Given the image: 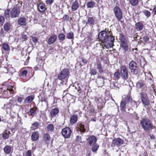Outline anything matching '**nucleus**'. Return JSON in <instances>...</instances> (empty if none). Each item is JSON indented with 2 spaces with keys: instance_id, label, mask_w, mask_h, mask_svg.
Masks as SVG:
<instances>
[{
  "instance_id": "obj_51",
  "label": "nucleus",
  "mask_w": 156,
  "mask_h": 156,
  "mask_svg": "<svg viewBox=\"0 0 156 156\" xmlns=\"http://www.w3.org/2000/svg\"><path fill=\"white\" fill-rule=\"evenodd\" d=\"M149 37L148 36L146 35L145 36H144L143 37V40L145 42H147L149 40Z\"/></svg>"
},
{
  "instance_id": "obj_29",
  "label": "nucleus",
  "mask_w": 156,
  "mask_h": 156,
  "mask_svg": "<svg viewBox=\"0 0 156 156\" xmlns=\"http://www.w3.org/2000/svg\"><path fill=\"white\" fill-rule=\"evenodd\" d=\"M78 129L81 132L84 133L86 131L84 125L81 123L78 126Z\"/></svg>"
},
{
  "instance_id": "obj_17",
  "label": "nucleus",
  "mask_w": 156,
  "mask_h": 156,
  "mask_svg": "<svg viewBox=\"0 0 156 156\" xmlns=\"http://www.w3.org/2000/svg\"><path fill=\"white\" fill-rule=\"evenodd\" d=\"M37 9L41 13L44 12L45 10V5L42 2L40 3L37 6Z\"/></svg>"
},
{
  "instance_id": "obj_62",
  "label": "nucleus",
  "mask_w": 156,
  "mask_h": 156,
  "mask_svg": "<svg viewBox=\"0 0 156 156\" xmlns=\"http://www.w3.org/2000/svg\"><path fill=\"white\" fill-rule=\"evenodd\" d=\"M82 22L83 24H85V25H88L87 21L86 20H83Z\"/></svg>"
},
{
  "instance_id": "obj_43",
  "label": "nucleus",
  "mask_w": 156,
  "mask_h": 156,
  "mask_svg": "<svg viewBox=\"0 0 156 156\" xmlns=\"http://www.w3.org/2000/svg\"><path fill=\"white\" fill-rule=\"evenodd\" d=\"M10 27V25L9 23H6L5 24L4 26V30L5 31H8Z\"/></svg>"
},
{
  "instance_id": "obj_26",
  "label": "nucleus",
  "mask_w": 156,
  "mask_h": 156,
  "mask_svg": "<svg viewBox=\"0 0 156 156\" xmlns=\"http://www.w3.org/2000/svg\"><path fill=\"white\" fill-rule=\"evenodd\" d=\"M5 153L6 154H9L11 151V146L7 145L5 146L4 149Z\"/></svg>"
},
{
  "instance_id": "obj_57",
  "label": "nucleus",
  "mask_w": 156,
  "mask_h": 156,
  "mask_svg": "<svg viewBox=\"0 0 156 156\" xmlns=\"http://www.w3.org/2000/svg\"><path fill=\"white\" fill-rule=\"evenodd\" d=\"M21 38L23 41H24L27 39V36L25 35H22Z\"/></svg>"
},
{
  "instance_id": "obj_5",
  "label": "nucleus",
  "mask_w": 156,
  "mask_h": 156,
  "mask_svg": "<svg viewBox=\"0 0 156 156\" xmlns=\"http://www.w3.org/2000/svg\"><path fill=\"white\" fill-rule=\"evenodd\" d=\"M150 94V92L147 93L146 92H141L140 95L141 100L143 104L144 105L148 106L150 103L148 97V95Z\"/></svg>"
},
{
  "instance_id": "obj_10",
  "label": "nucleus",
  "mask_w": 156,
  "mask_h": 156,
  "mask_svg": "<svg viewBox=\"0 0 156 156\" xmlns=\"http://www.w3.org/2000/svg\"><path fill=\"white\" fill-rule=\"evenodd\" d=\"M120 69L122 77L124 80H126L128 78V73L127 68L125 66L122 65L121 66Z\"/></svg>"
},
{
  "instance_id": "obj_61",
  "label": "nucleus",
  "mask_w": 156,
  "mask_h": 156,
  "mask_svg": "<svg viewBox=\"0 0 156 156\" xmlns=\"http://www.w3.org/2000/svg\"><path fill=\"white\" fill-rule=\"evenodd\" d=\"M150 136L151 139H154L155 138L153 134L150 135Z\"/></svg>"
},
{
  "instance_id": "obj_7",
  "label": "nucleus",
  "mask_w": 156,
  "mask_h": 156,
  "mask_svg": "<svg viewBox=\"0 0 156 156\" xmlns=\"http://www.w3.org/2000/svg\"><path fill=\"white\" fill-rule=\"evenodd\" d=\"M20 12V6L16 5L10 11L11 18H15L18 17Z\"/></svg>"
},
{
  "instance_id": "obj_15",
  "label": "nucleus",
  "mask_w": 156,
  "mask_h": 156,
  "mask_svg": "<svg viewBox=\"0 0 156 156\" xmlns=\"http://www.w3.org/2000/svg\"><path fill=\"white\" fill-rule=\"evenodd\" d=\"M105 79V77L103 76L98 77L96 82L98 87H101L104 85Z\"/></svg>"
},
{
  "instance_id": "obj_49",
  "label": "nucleus",
  "mask_w": 156,
  "mask_h": 156,
  "mask_svg": "<svg viewBox=\"0 0 156 156\" xmlns=\"http://www.w3.org/2000/svg\"><path fill=\"white\" fill-rule=\"evenodd\" d=\"M27 73V72L26 70H23L21 73V76H26V74Z\"/></svg>"
},
{
  "instance_id": "obj_40",
  "label": "nucleus",
  "mask_w": 156,
  "mask_h": 156,
  "mask_svg": "<svg viewBox=\"0 0 156 156\" xmlns=\"http://www.w3.org/2000/svg\"><path fill=\"white\" fill-rule=\"evenodd\" d=\"M36 109V108H31L30 111V115L33 116L35 114Z\"/></svg>"
},
{
  "instance_id": "obj_37",
  "label": "nucleus",
  "mask_w": 156,
  "mask_h": 156,
  "mask_svg": "<svg viewBox=\"0 0 156 156\" xmlns=\"http://www.w3.org/2000/svg\"><path fill=\"white\" fill-rule=\"evenodd\" d=\"M138 0H130L129 3L131 5L133 6L136 5L138 3Z\"/></svg>"
},
{
  "instance_id": "obj_12",
  "label": "nucleus",
  "mask_w": 156,
  "mask_h": 156,
  "mask_svg": "<svg viewBox=\"0 0 156 156\" xmlns=\"http://www.w3.org/2000/svg\"><path fill=\"white\" fill-rule=\"evenodd\" d=\"M123 141L120 138H116L112 140L111 146L113 147L116 146L119 147L123 144Z\"/></svg>"
},
{
  "instance_id": "obj_48",
  "label": "nucleus",
  "mask_w": 156,
  "mask_h": 156,
  "mask_svg": "<svg viewBox=\"0 0 156 156\" xmlns=\"http://www.w3.org/2000/svg\"><path fill=\"white\" fill-rule=\"evenodd\" d=\"M5 21V19L3 16L0 15V24H2Z\"/></svg>"
},
{
  "instance_id": "obj_6",
  "label": "nucleus",
  "mask_w": 156,
  "mask_h": 156,
  "mask_svg": "<svg viewBox=\"0 0 156 156\" xmlns=\"http://www.w3.org/2000/svg\"><path fill=\"white\" fill-rule=\"evenodd\" d=\"M82 86H78V87L74 85L70 86L69 87V90L72 93H76L78 92L79 93V95H81V94H82L83 92V90L82 89L81 87Z\"/></svg>"
},
{
  "instance_id": "obj_30",
  "label": "nucleus",
  "mask_w": 156,
  "mask_h": 156,
  "mask_svg": "<svg viewBox=\"0 0 156 156\" xmlns=\"http://www.w3.org/2000/svg\"><path fill=\"white\" fill-rule=\"evenodd\" d=\"M77 120V116L76 115H72L70 118V121L71 123L74 124L76 123Z\"/></svg>"
},
{
  "instance_id": "obj_11",
  "label": "nucleus",
  "mask_w": 156,
  "mask_h": 156,
  "mask_svg": "<svg viewBox=\"0 0 156 156\" xmlns=\"http://www.w3.org/2000/svg\"><path fill=\"white\" fill-rule=\"evenodd\" d=\"M72 132L71 129L68 127L64 128L62 131V134L65 138H68L70 137Z\"/></svg>"
},
{
  "instance_id": "obj_21",
  "label": "nucleus",
  "mask_w": 156,
  "mask_h": 156,
  "mask_svg": "<svg viewBox=\"0 0 156 156\" xmlns=\"http://www.w3.org/2000/svg\"><path fill=\"white\" fill-rule=\"evenodd\" d=\"M79 7V5L77 0H75L72 4V10L73 11L76 10Z\"/></svg>"
},
{
  "instance_id": "obj_54",
  "label": "nucleus",
  "mask_w": 156,
  "mask_h": 156,
  "mask_svg": "<svg viewBox=\"0 0 156 156\" xmlns=\"http://www.w3.org/2000/svg\"><path fill=\"white\" fill-rule=\"evenodd\" d=\"M53 1V0H46V2L47 4L50 5L52 3Z\"/></svg>"
},
{
  "instance_id": "obj_22",
  "label": "nucleus",
  "mask_w": 156,
  "mask_h": 156,
  "mask_svg": "<svg viewBox=\"0 0 156 156\" xmlns=\"http://www.w3.org/2000/svg\"><path fill=\"white\" fill-rule=\"evenodd\" d=\"M26 19L25 17L20 18L18 20V23L21 26H26Z\"/></svg>"
},
{
  "instance_id": "obj_9",
  "label": "nucleus",
  "mask_w": 156,
  "mask_h": 156,
  "mask_svg": "<svg viewBox=\"0 0 156 156\" xmlns=\"http://www.w3.org/2000/svg\"><path fill=\"white\" fill-rule=\"evenodd\" d=\"M114 14L119 21H120L122 18V12L119 7L116 6L114 9Z\"/></svg>"
},
{
  "instance_id": "obj_46",
  "label": "nucleus",
  "mask_w": 156,
  "mask_h": 156,
  "mask_svg": "<svg viewBox=\"0 0 156 156\" xmlns=\"http://www.w3.org/2000/svg\"><path fill=\"white\" fill-rule=\"evenodd\" d=\"M43 139L46 141H48L50 139V136L48 133L45 134L43 136Z\"/></svg>"
},
{
  "instance_id": "obj_34",
  "label": "nucleus",
  "mask_w": 156,
  "mask_h": 156,
  "mask_svg": "<svg viewBox=\"0 0 156 156\" xmlns=\"http://www.w3.org/2000/svg\"><path fill=\"white\" fill-rule=\"evenodd\" d=\"M47 129L48 131L52 132L54 130V126L52 124H49L48 125Z\"/></svg>"
},
{
  "instance_id": "obj_53",
  "label": "nucleus",
  "mask_w": 156,
  "mask_h": 156,
  "mask_svg": "<svg viewBox=\"0 0 156 156\" xmlns=\"http://www.w3.org/2000/svg\"><path fill=\"white\" fill-rule=\"evenodd\" d=\"M76 141L79 142L80 143L82 142L81 137L79 135L77 136H76Z\"/></svg>"
},
{
  "instance_id": "obj_3",
  "label": "nucleus",
  "mask_w": 156,
  "mask_h": 156,
  "mask_svg": "<svg viewBox=\"0 0 156 156\" xmlns=\"http://www.w3.org/2000/svg\"><path fill=\"white\" fill-rule=\"evenodd\" d=\"M140 124L141 127L144 130L148 131L153 128V125L149 119L144 118L140 120Z\"/></svg>"
},
{
  "instance_id": "obj_4",
  "label": "nucleus",
  "mask_w": 156,
  "mask_h": 156,
  "mask_svg": "<svg viewBox=\"0 0 156 156\" xmlns=\"http://www.w3.org/2000/svg\"><path fill=\"white\" fill-rule=\"evenodd\" d=\"M136 87L138 89H140L142 92H146L147 93L150 92V94L152 93L153 90L146 87L143 81H140L137 82L136 83Z\"/></svg>"
},
{
  "instance_id": "obj_50",
  "label": "nucleus",
  "mask_w": 156,
  "mask_h": 156,
  "mask_svg": "<svg viewBox=\"0 0 156 156\" xmlns=\"http://www.w3.org/2000/svg\"><path fill=\"white\" fill-rule=\"evenodd\" d=\"M152 13V16H154L155 15H156V7H154L153 9Z\"/></svg>"
},
{
  "instance_id": "obj_19",
  "label": "nucleus",
  "mask_w": 156,
  "mask_h": 156,
  "mask_svg": "<svg viewBox=\"0 0 156 156\" xmlns=\"http://www.w3.org/2000/svg\"><path fill=\"white\" fill-rule=\"evenodd\" d=\"M57 37L55 34L51 35L49 38L48 43L50 45L53 44L56 41Z\"/></svg>"
},
{
  "instance_id": "obj_56",
  "label": "nucleus",
  "mask_w": 156,
  "mask_h": 156,
  "mask_svg": "<svg viewBox=\"0 0 156 156\" xmlns=\"http://www.w3.org/2000/svg\"><path fill=\"white\" fill-rule=\"evenodd\" d=\"M27 156H31V151L30 150H28L26 153Z\"/></svg>"
},
{
  "instance_id": "obj_41",
  "label": "nucleus",
  "mask_w": 156,
  "mask_h": 156,
  "mask_svg": "<svg viewBox=\"0 0 156 156\" xmlns=\"http://www.w3.org/2000/svg\"><path fill=\"white\" fill-rule=\"evenodd\" d=\"M66 37L69 39H72L74 37V34L72 32H70L67 34Z\"/></svg>"
},
{
  "instance_id": "obj_45",
  "label": "nucleus",
  "mask_w": 156,
  "mask_h": 156,
  "mask_svg": "<svg viewBox=\"0 0 156 156\" xmlns=\"http://www.w3.org/2000/svg\"><path fill=\"white\" fill-rule=\"evenodd\" d=\"M97 67L98 69L99 72L101 73H102L103 72V70L102 66L101 64L100 63L98 64L97 65Z\"/></svg>"
},
{
  "instance_id": "obj_36",
  "label": "nucleus",
  "mask_w": 156,
  "mask_h": 156,
  "mask_svg": "<svg viewBox=\"0 0 156 156\" xmlns=\"http://www.w3.org/2000/svg\"><path fill=\"white\" fill-rule=\"evenodd\" d=\"M58 38L60 41V42H62L65 40V36L64 34L60 33L58 35Z\"/></svg>"
},
{
  "instance_id": "obj_52",
  "label": "nucleus",
  "mask_w": 156,
  "mask_h": 156,
  "mask_svg": "<svg viewBox=\"0 0 156 156\" xmlns=\"http://www.w3.org/2000/svg\"><path fill=\"white\" fill-rule=\"evenodd\" d=\"M123 51H124V52H126L128 50V45L126 46H124V47H121Z\"/></svg>"
},
{
  "instance_id": "obj_16",
  "label": "nucleus",
  "mask_w": 156,
  "mask_h": 156,
  "mask_svg": "<svg viewBox=\"0 0 156 156\" xmlns=\"http://www.w3.org/2000/svg\"><path fill=\"white\" fill-rule=\"evenodd\" d=\"M59 111V109L58 108L52 109L50 112L49 117L51 119L55 117L58 115Z\"/></svg>"
},
{
  "instance_id": "obj_25",
  "label": "nucleus",
  "mask_w": 156,
  "mask_h": 156,
  "mask_svg": "<svg viewBox=\"0 0 156 156\" xmlns=\"http://www.w3.org/2000/svg\"><path fill=\"white\" fill-rule=\"evenodd\" d=\"M31 139L33 141L37 140L39 137V134L37 132H34L31 135Z\"/></svg>"
},
{
  "instance_id": "obj_39",
  "label": "nucleus",
  "mask_w": 156,
  "mask_h": 156,
  "mask_svg": "<svg viewBox=\"0 0 156 156\" xmlns=\"http://www.w3.org/2000/svg\"><path fill=\"white\" fill-rule=\"evenodd\" d=\"M99 147V146L97 144H93L92 148V150L93 152H96Z\"/></svg>"
},
{
  "instance_id": "obj_24",
  "label": "nucleus",
  "mask_w": 156,
  "mask_h": 156,
  "mask_svg": "<svg viewBox=\"0 0 156 156\" xmlns=\"http://www.w3.org/2000/svg\"><path fill=\"white\" fill-rule=\"evenodd\" d=\"M2 48L8 54L10 51V47L9 45L6 43H4L2 44Z\"/></svg>"
},
{
  "instance_id": "obj_44",
  "label": "nucleus",
  "mask_w": 156,
  "mask_h": 156,
  "mask_svg": "<svg viewBox=\"0 0 156 156\" xmlns=\"http://www.w3.org/2000/svg\"><path fill=\"white\" fill-rule=\"evenodd\" d=\"M120 77V74L119 72H115L114 74V77L116 80H118Z\"/></svg>"
},
{
  "instance_id": "obj_23",
  "label": "nucleus",
  "mask_w": 156,
  "mask_h": 156,
  "mask_svg": "<svg viewBox=\"0 0 156 156\" xmlns=\"http://www.w3.org/2000/svg\"><path fill=\"white\" fill-rule=\"evenodd\" d=\"M94 20L92 17H89L88 18L87 23L88 25L90 26H93L94 24Z\"/></svg>"
},
{
  "instance_id": "obj_2",
  "label": "nucleus",
  "mask_w": 156,
  "mask_h": 156,
  "mask_svg": "<svg viewBox=\"0 0 156 156\" xmlns=\"http://www.w3.org/2000/svg\"><path fill=\"white\" fill-rule=\"evenodd\" d=\"M122 100L120 104V109L122 111H125L126 105L128 104L130 101H131V103L135 104V105H133L134 107H137L136 102L132 100V98L129 95H124L122 96Z\"/></svg>"
},
{
  "instance_id": "obj_58",
  "label": "nucleus",
  "mask_w": 156,
  "mask_h": 156,
  "mask_svg": "<svg viewBox=\"0 0 156 156\" xmlns=\"http://www.w3.org/2000/svg\"><path fill=\"white\" fill-rule=\"evenodd\" d=\"M32 40L34 43L37 42V38L35 37H33L32 38Z\"/></svg>"
},
{
  "instance_id": "obj_38",
  "label": "nucleus",
  "mask_w": 156,
  "mask_h": 156,
  "mask_svg": "<svg viewBox=\"0 0 156 156\" xmlns=\"http://www.w3.org/2000/svg\"><path fill=\"white\" fill-rule=\"evenodd\" d=\"M15 89V87L13 86L9 85L8 86L7 90L9 91V93L10 94L11 92L14 91Z\"/></svg>"
},
{
  "instance_id": "obj_64",
  "label": "nucleus",
  "mask_w": 156,
  "mask_h": 156,
  "mask_svg": "<svg viewBox=\"0 0 156 156\" xmlns=\"http://www.w3.org/2000/svg\"><path fill=\"white\" fill-rule=\"evenodd\" d=\"M34 69H35V70H38V67L37 66H36L34 67Z\"/></svg>"
},
{
  "instance_id": "obj_33",
  "label": "nucleus",
  "mask_w": 156,
  "mask_h": 156,
  "mask_svg": "<svg viewBox=\"0 0 156 156\" xmlns=\"http://www.w3.org/2000/svg\"><path fill=\"white\" fill-rule=\"evenodd\" d=\"M119 40H120V43L127 41L125 36L121 34H120L119 36Z\"/></svg>"
},
{
  "instance_id": "obj_59",
  "label": "nucleus",
  "mask_w": 156,
  "mask_h": 156,
  "mask_svg": "<svg viewBox=\"0 0 156 156\" xmlns=\"http://www.w3.org/2000/svg\"><path fill=\"white\" fill-rule=\"evenodd\" d=\"M23 100V98L22 97H20L18 98V101L19 102H21Z\"/></svg>"
},
{
  "instance_id": "obj_32",
  "label": "nucleus",
  "mask_w": 156,
  "mask_h": 156,
  "mask_svg": "<svg viewBox=\"0 0 156 156\" xmlns=\"http://www.w3.org/2000/svg\"><path fill=\"white\" fill-rule=\"evenodd\" d=\"M95 4V3L94 1H90L87 2V5L88 8H93Z\"/></svg>"
},
{
  "instance_id": "obj_31",
  "label": "nucleus",
  "mask_w": 156,
  "mask_h": 156,
  "mask_svg": "<svg viewBox=\"0 0 156 156\" xmlns=\"http://www.w3.org/2000/svg\"><path fill=\"white\" fill-rule=\"evenodd\" d=\"M10 133V132L6 130L4 131L2 134H1L2 136L4 139H6L8 138L9 137V134Z\"/></svg>"
},
{
  "instance_id": "obj_55",
  "label": "nucleus",
  "mask_w": 156,
  "mask_h": 156,
  "mask_svg": "<svg viewBox=\"0 0 156 156\" xmlns=\"http://www.w3.org/2000/svg\"><path fill=\"white\" fill-rule=\"evenodd\" d=\"M121 44H120V46L121 47H124V46H127L128 45V43H127V42H123V43H121Z\"/></svg>"
},
{
  "instance_id": "obj_28",
  "label": "nucleus",
  "mask_w": 156,
  "mask_h": 156,
  "mask_svg": "<svg viewBox=\"0 0 156 156\" xmlns=\"http://www.w3.org/2000/svg\"><path fill=\"white\" fill-rule=\"evenodd\" d=\"M34 97L32 95L28 97L24 101L25 103H29L31 102L34 99Z\"/></svg>"
},
{
  "instance_id": "obj_63",
  "label": "nucleus",
  "mask_w": 156,
  "mask_h": 156,
  "mask_svg": "<svg viewBox=\"0 0 156 156\" xmlns=\"http://www.w3.org/2000/svg\"><path fill=\"white\" fill-rule=\"evenodd\" d=\"M87 38H88L89 40L90 41V40H91V35L90 34L87 37Z\"/></svg>"
},
{
  "instance_id": "obj_60",
  "label": "nucleus",
  "mask_w": 156,
  "mask_h": 156,
  "mask_svg": "<svg viewBox=\"0 0 156 156\" xmlns=\"http://www.w3.org/2000/svg\"><path fill=\"white\" fill-rule=\"evenodd\" d=\"M69 18V16L67 15H65L64 16L63 18L64 20H66L68 19Z\"/></svg>"
},
{
  "instance_id": "obj_27",
  "label": "nucleus",
  "mask_w": 156,
  "mask_h": 156,
  "mask_svg": "<svg viewBox=\"0 0 156 156\" xmlns=\"http://www.w3.org/2000/svg\"><path fill=\"white\" fill-rule=\"evenodd\" d=\"M9 9H7L5 10L4 13V15L6 18H9L11 17V12Z\"/></svg>"
},
{
  "instance_id": "obj_8",
  "label": "nucleus",
  "mask_w": 156,
  "mask_h": 156,
  "mask_svg": "<svg viewBox=\"0 0 156 156\" xmlns=\"http://www.w3.org/2000/svg\"><path fill=\"white\" fill-rule=\"evenodd\" d=\"M69 75V70L68 69H62L58 74V79L62 80L64 79Z\"/></svg>"
},
{
  "instance_id": "obj_14",
  "label": "nucleus",
  "mask_w": 156,
  "mask_h": 156,
  "mask_svg": "<svg viewBox=\"0 0 156 156\" xmlns=\"http://www.w3.org/2000/svg\"><path fill=\"white\" fill-rule=\"evenodd\" d=\"M87 143L90 145L96 144L97 141V138L94 136L92 135L89 136L87 139Z\"/></svg>"
},
{
  "instance_id": "obj_47",
  "label": "nucleus",
  "mask_w": 156,
  "mask_h": 156,
  "mask_svg": "<svg viewBox=\"0 0 156 156\" xmlns=\"http://www.w3.org/2000/svg\"><path fill=\"white\" fill-rule=\"evenodd\" d=\"M90 73L91 75H94L96 74L97 71L95 68H92L90 69Z\"/></svg>"
},
{
  "instance_id": "obj_18",
  "label": "nucleus",
  "mask_w": 156,
  "mask_h": 156,
  "mask_svg": "<svg viewBox=\"0 0 156 156\" xmlns=\"http://www.w3.org/2000/svg\"><path fill=\"white\" fill-rule=\"evenodd\" d=\"M129 68L131 70H135L136 69L137 67V64L135 62L132 61H131L129 64Z\"/></svg>"
},
{
  "instance_id": "obj_20",
  "label": "nucleus",
  "mask_w": 156,
  "mask_h": 156,
  "mask_svg": "<svg viewBox=\"0 0 156 156\" xmlns=\"http://www.w3.org/2000/svg\"><path fill=\"white\" fill-rule=\"evenodd\" d=\"M135 28L136 30L138 31H140L142 30L144 27V25L141 22H138L136 23Z\"/></svg>"
},
{
  "instance_id": "obj_13",
  "label": "nucleus",
  "mask_w": 156,
  "mask_h": 156,
  "mask_svg": "<svg viewBox=\"0 0 156 156\" xmlns=\"http://www.w3.org/2000/svg\"><path fill=\"white\" fill-rule=\"evenodd\" d=\"M13 101V100H10L9 102L7 103L4 105V106L2 108V109L5 110L7 112H10L11 109L12 102Z\"/></svg>"
},
{
  "instance_id": "obj_35",
  "label": "nucleus",
  "mask_w": 156,
  "mask_h": 156,
  "mask_svg": "<svg viewBox=\"0 0 156 156\" xmlns=\"http://www.w3.org/2000/svg\"><path fill=\"white\" fill-rule=\"evenodd\" d=\"M142 12L147 18L150 17L151 16V12L147 10L144 9L143 11Z\"/></svg>"
},
{
  "instance_id": "obj_42",
  "label": "nucleus",
  "mask_w": 156,
  "mask_h": 156,
  "mask_svg": "<svg viewBox=\"0 0 156 156\" xmlns=\"http://www.w3.org/2000/svg\"><path fill=\"white\" fill-rule=\"evenodd\" d=\"M39 125V124L38 122H35L32 125L31 128L35 130L37 128Z\"/></svg>"
},
{
  "instance_id": "obj_1",
  "label": "nucleus",
  "mask_w": 156,
  "mask_h": 156,
  "mask_svg": "<svg viewBox=\"0 0 156 156\" xmlns=\"http://www.w3.org/2000/svg\"><path fill=\"white\" fill-rule=\"evenodd\" d=\"M98 37L106 48H109L113 46L114 37L110 35L109 33L106 31H101L98 34Z\"/></svg>"
}]
</instances>
